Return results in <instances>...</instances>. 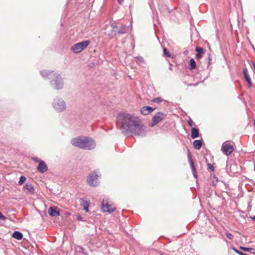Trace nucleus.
<instances>
[{"label":"nucleus","mask_w":255,"mask_h":255,"mask_svg":"<svg viewBox=\"0 0 255 255\" xmlns=\"http://www.w3.org/2000/svg\"><path fill=\"white\" fill-rule=\"evenodd\" d=\"M77 219L79 221H83V218L81 216H78Z\"/></svg>","instance_id":"37"},{"label":"nucleus","mask_w":255,"mask_h":255,"mask_svg":"<svg viewBox=\"0 0 255 255\" xmlns=\"http://www.w3.org/2000/svg\"><path fill=\"white\" fill-rule=\"evenodd\" d=\"M24 188L26 189L29 193L31 194L34 193L35 190L33 186L31 184L28 183H26L24 186Z\"/></svg>","instance_id":"16"},{"label":"nucleus","mask_w":255,"mask_h":255,"mask_svg":"<svg viewBox=\"0 0 255 255\" xmlns=\"http://www.w3.org/2000/svg\"><path fill=\"white\" fill-rule=\"evenodd\" d=\"M201 57V54H198V53H197L196 54V58L197 59H199Z\"/></svg>","instance_id":"38"},{"label":"nucleus","mask_w":255,"mask_h":255,"mask_svg":"<svg viewBox=\"0 0 255 255\" xmlns=\"http://www.w3.org/2000/svg\"><path fill=\"white\" fill-rule=\"evenodd\" d=\"M117 127L126 135L144 136L145 131L138 119L131 114L120 113L117 117Z\"/></svg>","instance_id":"1"},{"label":"nucleus","mask_w":255,"mask_h":255,"mask_svg":"<svg viewBox=\"0 0 255 255\" xmlns=\"http://www.w3.org/2000/svg\"><path fill=\"white\" fill-rule=\"evenodd\" d=\"M222 150L226 155H229L233 152L234 147L230 141H226L223 143Z\"/></svg>","instance_id":"9"},{"label":"nucleus","mask_w":255,"mask_h":255,"mask_svg":"<svg viewBox=\"0 0 255 255\" xmlns=\"http://www.w3.org/2000/svg\"><path fill=\"white\" fill-rule=\"evenodd\" d=\"M81 250L82 252H83L84 250V249L83 248H81Z\"/></svg>","instance_id":"44"},{"label":"nucleus","mask_w":255,"mask_h":255,"mask_svg":"<svg viewBox=\"0 0 255 255\" xmlns=\"http://www.w3.org/2000/svg\"><path fill=\"white\" fill-rule=\"evenodd\" d=\"M196 51L197 52V53L201 54V53H203L204 50L203 48L201 47H197L196 48Z\"/></svg>","instance_id":"27"},{"label":"nucleus","mask_w":255,"mask_h":255,"mask_svg":"<svg viewBox=\"0 0 255 255\" xmlns=\"http://www.w3.org/2000/svg\"><path fill=\"white\" fill-rule=\"evenodd\" d=\"M6 218L0 212V219L4 221L6 220Z\"/></svg>","instance_id":"34"},{"label":"nucleus","mask_w":255,"mask_h":255,"mask_svg":"<svg viewBox=\"0 0 255 255\" xmlns=\"http://www.w3.org/2000/svg\"><path fill=\"white\" fill-rule=\"evenodd\" d=\"M52 106L57 113H62L66 109V104L64 100L62 98L58 97L53 99Z\"/></svg>","instance_id":"4"},{"label":"nucleus","mask_w":255,"mask_h":255,"mask_svg":"<svg viewBox=\"0 0 255 255\" xmlns=\"http://www.w3.org/2000/svg\"><path fill=\"white\" fill-rule=\"evenodd\" d=\"M49 214L51 216L57 217L60 215L59 212L56 207H50L49 209Z\"/></svg>","instance_id":"15"},{"label":"nucleus","mask_w":255,"mask_h":255,"mask_svg":"<svg viewBox=\"0 0 255 255\" xmlns=\"http://www.w3.org/2000/svg\"><path fill=\"white\" fill-rule=\"evenodd\" d=\"M233 250L237 254H238L240 255H248V254H245L243 253L242 252L236 249L235 248H233Z\"/></svg>","instance_id":"28"},{"label":"nucleus","mask_w":255,"mask_h":255,"mask_svg":"<svg viewBox=\"0 0 255 255\" xmlns=\"http://www.w3.org/2000/svg\"><path fill=\"white\" fill-rule=\"evenodd\" d=\"M188 158H189V163H190V166L191 168V170H192L193 176L195 178H197V172L196 171L195 167L194 166V162L191 158V156L190 153L188 154Z\"/></svg>","instance_id":"13"},{"label":"nucleus","mask_w":255,"mask_h":255,"mask_svg":"<svg viewBox=\"0 0 255 255\" xmlns=\"http://www.w3.org/2000/svg\"><path fill=\"white\" fill-rule=\"evenodd\" d=\"M26 178L24 176H21L19 178V180L18 181V184L19 185H22L23 182L25 181Z\"/></svg>","instance_id":"26"},{"label":"nucleus","mask_w":255,"mask_h":255,"mask_svg":"<svg viewBox=\"0 0 255 255\" xmlns=\"http://www.w3.org/2000/svg\"><path fill=\"white\" fill-rule=\"evenodd\" d=\"M47 169L48 168L45 163L43 161L40 160L37 166V170L41 173H44L47 170Z\"/></svg>","instance_id":"11"},{"label":"nucleus","mask_w":255,"mask_h":255,"mask_svg":"<svg viewBox=\"0 0 255 255\" xmlns=\"http://www.w3.org/2000/svg\"><path fill=\"white\" fill-rule=\"evenodd\" d=\"M137 63L140 64L144 63V59L141 56H136L134 57Z\"/></svg>","instance_id":"25"},{"label":"nucleus","mask_w":255,"mask_h":255,"mask_svg":"<svg viewBox=\"0 0 255 255\" xmlns=\"http://www.w3.org/2000/svg\"><path fill=\"white\" fill-rule=\"evenodd\" d=\"M188 158H189V163H190V166L191 168V170H192L193 176L195 178H197V172L196 171L195 167L194 166V162L191 158V156L190 153L188 154Z\"/></svg>","instance_id":"12"},{"label":"nucleus","mask_w":255,"mask_h":255,"mask_svg":"<svg viewBox=\"0 0 255 255\" xmlns=\"http://www.w3.org/2000/svg\"><path fill=\"white\" fill-rule=\"evenodd\" d=\"M113 28H116L117 27L116 25H114L113 24L112 25Z\"/></svg>","instance_id":"42"},{"label":"nucleus","mask_w":255,"mask_h":255,"mask_svg":"<svg viewBox=\"0 0 255 255\" xmlns=\"http://www.w3.org/2000/svg\"><path fill=\"white\" fill-rule=\"evenodd\" d=\"M89 44L90 41L89 40L83 41L73 45L71 50L75 53H78L85 49Z\"/></svg>","instance_id":"6"},{"label":"nucleus","mask_w":255,"mask_h":255,"mask_svg":"<svg viewBox=\"0 0 255 255\" xmlns=\"http://www.w3.org/2000/svg\"><path fill=\"white\" fill-rule=\"evenodd\" d=\"M226 236L227 238L230 240H232L233 238V235L229 233H226Z\"/></svg>","instance_id":"33"},{"label":"nucleus","mask_w":255,"mask_h":255,"mask_svg":"<svg viewBox=\"0 0 255 255\" xmlns=\"http://www.w3.org/2000/svg\"><path fill=\"white\" fill-rule=\"evenodd\" d=\"M243 74L245 79H246V81L248 84V87L250 88L252 86V82L250 76L248 74V71L247 68H245L243 69Z\"/></svg>","instance_id":"14"},{"label":"nucleus","mask_w":255,"mask_h":255,"mask_svg":"<svg viewBox=\"0 0 255 255\" xmlns=\"http://www.w3.org/2000/svg\"><path fill=\"white\" fill-rule=\"evenodd\" d=\"M128 27L126 25H122L119 29L118 33L123 34L126 33L128 31Z\"/></svg>","instance_id":"23"},{"label":"nucleus","mask_w":255,"mask_h":255,"mask_svg":"<svg viewBox=\"0 0 255 255\" xmlns=\"http://www.w3.org/2000/svg\"><path fill=\"white\" fill-rule=\"evenodd\" d=\"M50 82L53 88L56 90L62 89L64 86V82L59 74L56 73H50Z\"/></svg>","instance_id":"3"},{"label":"nucleus","mask_w":255,"mask_h":255,"mask_svg":"<svg viewBox=\"0 0 255 255\" xmlns=\"http://www.w3.org/2000/svg\"><path fill=\"white\" fill-rule=\"evenodd\" d=\"M71 143L75 146L88 150L93 149L96 146V142L93 139L85 136H79L73 138Z\"/></svg>","instance_id":"2"},{"label":"nucleus","mask_w":255,"mask_h":255,"mask_svg":"<svg viewBox=\"0 0 255 255\" xmlns=\"http://www.w3.org/2000/svg\"><path fill=\"white\" fill-rule=\"evenodd\" d=\"M199 135V129L196 128H193L191 129V137L192 138L194 139L198 137Z\"/></svg>","instance_id":"17"},{"label":"nucleus","mask_w":255,"mask_h":255,"mask_svg":"<svg viewBox=\"0 0 255 255\" xmlns=\"http://www.w3.org/2000/svg\"><path fill=\"white\" fill-rule=\"evenodd\" d=\"M208 65H209L211 64V62H212V56H211V54H208Z\"/></svg>","instance_id":"32"},{"label":"nucleus","mask_w":255,"mask_h":255,"mask_svg":"<svg viewBox=\"0 0 255 255\" xmlns=\"http://www.w3.org/2000/svg\"><path fill=\"white\" fill-rule=\"evenodd\" d=\"M240 249L244 251L249 252L252 254H255V249L254 248L241 247Z\"/></svg>","instance_id":"22"},{"label":"nucleus","mask_w":255,"mask_h":255,"mask_svg":"<svg viewBox=\"0 0 255 255\" xmlns=\"http://www.w3.org/2000/svg\"><path fill=\"white\" fill-rule=\"evenodd\" d=\"M79 201L80 205L83 207L86 205H89V202L85 198H80Z\"/></svg>","instance_id":"24"},{"label":"nucleus","mask_w":255,"mask_h":255,"mask_svg":"<svg viewBox=\"0 0 255 255\" xmlns=\"http://www.w3.org/2000/svg\"><path fill=\"white\" fill-rule=\"evenodd\" d=\"M187 122L190 127H192L194 125L193 122L192 121V119L190 117H188V120H187Z\"/></svg>","instance_id":"31"},{"label":"nucleus","mask_w":255,"mask_h":255,"mask_svg":"<svg viewBox=\"0 0 255 255\" xmlns=\"http://www.w3.org/2000/svg\"><path fill=\"white\" fill-rule=\"evenodd\" d=\"M118 0V2H119L120 4H121L123 2V1H124V0Z\"/></svg>","instance_id":"39"},{"label":"nucleus","mask_w":255,"mask_h":255,"mask_svg":"<svg viewBox=\"0 0 255 255\" xmlns=\"http://www.w3.org/2000/svg\"><path fill=\"white\" fill-rule=\"evenodd\" d=\"M98 177L99 175L97 172L89 174L87 179L88 184L94 187L97 186L99 184Z\"/></svg>","instance_id":"8"},{"label":"nucleus","mask_w":255,"mask_h":255,"mask_svg":"<svg viewBox=\"0 0 255 255\" xmlns=\"http://www.w3.org/2000/svg\"><path fill=\"white\" fill-rule=\"evenodd\" d=\"M252 219L255 221V216L252 217Z\"/></svg>","instance_id":"41"},{"label":"nucleus","mask_w":255,"mask_h":255,"mask_svg":"<svg viewBox=\"0 0 255 255\" xmlns=\"http://www.w3.org/2000/svg\"><path fill=\"white\" fill-rule=\"evenodd\" d=\"M162 101L163 100L161 98L158 97V98H154L152 100V102L154 103H161V102H162Z\"/></svg>","instance_id":"29"},{"label":"nucleus","mask_w":255,"mask_h":255,"mask_svg":"<svg viewBox=\"0 0 255 255\" xmlns=\"http://www.w3.org/2000/svg\"><path fill=\"white\" fill-rule=\"evenodd\" d=\"M196 68V63L194 59H191L189 61V68L191 70H194Z\"/></svg>","instance_id":"21"},{"label":"nucleus","mask_w":255,"mask_h":255,"mask_svg":"<svg viewBox=\"0 0 255 255\" xmlns=\"http://www.w3.org/2000/svg\"><path fill=\"white\" fill-rule=\"evenodd\" d=\"M208 168L209 169H211L212 171H213L214 167H213V166L211 164H208Z\"/></svg>","instance_id":"35"},{"label":"nucleus","mask_w":255,"mask_h":255,"mask_svg":"<svg viewBox=\"0 0 255 255\" xmlns=\"http://www.w3.org/2000/svg\"><path fill=\"white\" fill-rule=\"evenodd\" d=\"M102 205V209L104 212L111 213L114 212L116 209V206L113 205L109 199L107 197L104 198Z\"/></svg>","instance_id":"5"},{"label":"nucleus","mask_w":255,"mask_h":255,"mask_svg":"<svg viewBox=\"0 0 255 255\" xmlns=\"http://www.w3.org/2000/svg\"><path fill=\"white\" fill-rule=\"evenodd\" d=\"M163 53H164V54L165 55H166L167 57H171V55L169 54L168 50L166 48H164L163 49Z\"/></svg>","instance_id":"30"},{"label":"nucleus","mask_w":255,"mask_h":255,"mask_svg":"<svg viewBox=\"0 0 255 255\" xmlns=\"http://www.w3.org/2000/svg\"><path fill=\"white\" fill-rule=\"evenodd\" d=\"M193 144L195 149H200L202 145V142L201 140H195Z\"/></svg>","instance_id":"20"},{"label":"nucleus","mask_w":255,"mask_h":255,"mask_svg":"<svg viewBox=\"0 0 255 255\" xmlns=\"http://www.w3.org/2000/svg\"><path fill=\"white\" fill-rule=\"evenodd\" d=\"M154 110V109L150 106L143 107L141 110L140 112L143 115H147L151 113Z\"/></svg>","instance_id":"10"},{"label":"nucleus","mask_w":255,"mask_h":255,"mask_svg":"<svg viewBox=\"0 0 255 255\" xmlns=\"http://www.w3.org/2000/svg\"><path fill=\"white\" fill-rule=\"evenodd\" d=\"M169 69L170 70H172V68H171V66L169 68Z\"/></svg>","instance_id":"43"},{"label":"nucleus","mask_w":255,"mask_h":255,"mask_svg":"<svg viewBox=\"0 0 255 255\" xmlns=\"http://www.w3.org/2000/svg\"><path fill=\"white\" fill-rule=\"evenodd\" d=\"M253 66L254 67V71L255 72V63L253 62Z\"/></svg>","instance_id":"40"},{"label":"nucleus","mask_w":255,"mask_h":255,"mask_svg":"<svg viewBox=\"0 0 255 255\" xmlns=\"http://www.w3.org/2000/svg\"><path fill=\"white\" fill-rule=\"evenodd\" d=\"M50 73H54L53 71H47V70H43L40 71V74L42 77L45 78L47 77L49 80L50 79V76L49 75Z\"/></svg>","instance_id":"19"},{"label":"nucleus","mask_w":255,"mask_h":255,"mask_svg":"<svg viewBox=\"0 0 255 255\" xmlns=\"http://www.w3.org/2000/svg\"><path fill=\"white\" fill-rule=\"evenodd\" d=\"M166 118V115L162 112H158L155 114L152 119V122L150 124V126L151 127H154L162 120L165 119Z\"/></svg>","instance_id":"7"},{"label":"nucleus","mask_w":255,"mask_h":255,"mask_svg":"<svg viewBox=\"0 0 255 255\" xmlns=\"http://www.w3.org/2000/svg\"><path fill=\"white\" fill-rule=\"evenodd\" d=\"M89 205H86L85 206H84L83 208H84V210L86 212H89V209H88V208H89Z\"/></svg>","instance_id":"36"},{"label":"nucleus","mask_w":255,"mask_h":255,"mask_svg":"<svg viewBox=\"0 0 255 255\" xmlns=\"http://www.w3.org/2000/svg\"><path fill=\"white\" fill-rule=\"evenodd\" d=\"M12 237L18 240H20L23 238V234L19 231H15L13 233Z\"/></svg>","instance_id":"18"}]
</instances>
